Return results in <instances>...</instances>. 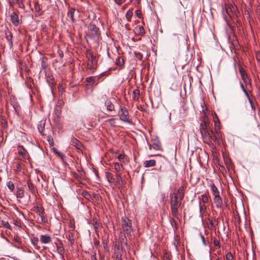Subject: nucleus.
I'll return each mask as SVG.
<instances>
[{"mask_svg": "<svg viewBox=\"0 0 260 260\" xmlns=\"http://www.w3.org/2000/svg\"><path fill=\"white\" fill-rule=\"evenodd\" d=\"M121 174H116L115 177L116 179V182L119 185V187H121L123 185V180L121 177Z\"/></svg>", "mask_w": 260, "mask_h": 260, "instance_id": "26", "label": "nucleus"}, {"mask_svg": "<svg viewBox=\"0 0 260 260\" xmlns=\"http://www.w3.org/2000/svg\"><path fill=\"white\" fill-rule=\"evenodd\" d=\"M135 55H136V57H137L138 59L141 60V59L142 58V56H142V54L141 53H135Z\"/></svg>", "mask_w": 260, "mask_h": 260, "instance_id": "51", "label": "nucleus"}, {"mask_svg": "<svg viewBox=\"0 0 260 260\" xmlns=\"http://www.w3.org/2000/svg\"><path fill=\"white\" fill-rule=\"evenodd\" d=\"M118 160L123 163H126L128 161L127 156L124 154H120L118 156Z\"/></svg>", "mask_w": 260, "mask_h": 260, "instance_id": "24", "label": "nucleus"}, {"mask_svg": "<svg viewBox=\"0 0 260 260\" xmlns=\"http://www.w3.org/2000/svg\"><path fill=\"white\" fill-rule=\"evenodd\" d=\"M13 240L18 245H20L21 243V238L18 236H14L13 237Z\"/></svg>", "mask_w": 260, "mask_h": 260, "instance_id": "41", "label": "nucleus"}, {"mask_svg": "<svg viewBox=\"0 0 260 260\" xmlns=\"http://www.w3.org/2000/svg\"><path fill=\"white\" fill-rule=\"evenodd\" d=\"M7 186L11 192H13L14 190L15 186L11 181H9L7 182Z\"/></svg>", "mask_w": 260, "mask_h": 260, "instance_id": "31", "label": "nucleus"}, {"mask_svg": "<svg viewBox=\"0 0 260 260\" xmlns=\"http://www.w3.org/2000/svg\"><path fill=\"white\" fill-rule=\"evenodd\" d=\"M226 260H232L233 256L231 252L228 253L225 255Z\"/></svg>", "mask_w": 260, "mask_h": 260, "instance_id": "43", "label": "nucleus"}, {"mask_svg": "<svg viewBox=\"0 0 260 260\" xmlns=\"http://www.w3.org/2000/svg\"><path fill=\"white\" fill-rule=\"evenodd\" d=\"M200 235L203 243L204 244V245H206V241H205V238L201 233L200 234Z\"/></svg>", "mask_w": 260, "mask_h": 260, "instance_id": "54", "label": "nucleus"}, {"mask_svg": "<svg viewBox=\"0 0 260 260\" xmlns=\"http://www.w3.org/2000/svg\"><path fill=\"white\" fill-rule=\"evenodd\" d=\"M225 165H226L227 168L229 170L232 168V165L231 160L229 159H226L224 160Z\"/></svg>", "mask_w": 260, "mask_h": 260, "instance_id": "42", "label": "nucleus"}, {"mask_svg": "<svg viewBox=\"0 0 260 260\" xmlns=\"http://www.w3.org/2000/svg\"><path fill=\"white\" fill-rule=\"evenodd\" d=\"M105 75L104 73L101 74L99 76H94V85H97L100 82V78L102 76Z\"/></svg>", "mask_w": 260, "mask_h": 260, "instance_id": "32", "label": "nucleus"}, {"mask_svg": "<svg viewBox=\"0 0 260 260\" xmlns=\"http://www.w3.org/2000/svg\"><path fill=\"white\" fill-rule=\"evenodd\" d=\"M200 131L203 142L212 147L213 141L218 145L223 143L224 139L222 134L219 131L215 129L213 131L210 126V122L208 118L205 117L200 124Z\"/></svg>", "mask_w": 260, "mask_h": 260, "instance_id": "1", "label": "nucleus"}, {"mask_svg": "<svg viewBox=\"0 0 260 260\" xmlns=\"http://www.w3.org/2000/svg\"><path fill=\"white\" fill-rule=\"evenodd\" d=\"M153 147L155 150H161V146L160 142L158 140L154 141V142L153 143Z\"/></svg>", "mask_w": 260, "mask_h": 260, "instance_id": "29", "label": "nucleus"}, {"mask_svg": "<svg viewBox=\"0 0 260 260\" xmlns=\"http://www.w3.org/2000/svg\"><path fill=\"white\" fill-rule=\"evenodd\" d=\"M15 195L17 198H23L24 196V190L22 188H17Z\"/></svg>", "mask_w": 260, "mask_h": 260, "instance_id": "23", "label": "nucleus"}, {"mask_svg": "<svg viewBox=\"0 0 260 260\" xmlns=\"http://www.w3.org/2000/svg\"><path fill=\"white\" fill-rule=\"evenodd\" d=\"M83 194L86 198H88L90 197V194L86 191L83 192Z\"/></svg>", "mask_w": 260, "mask_h": 260, "instance_id": "56", "label": "nucleus"}, {"mask_svg": "<svg viewBox=\"0 0 260 260\" xmlns=\"http://www.w3.org/2000/svg\"><path fill=\"white\" fill-rule=\"evenodd\" d=\"M118 116L120 120L123 122L131 124L132 122L129 119L128 112L126 109L120 108L118 111Z\"/></svg>", "mask_w": 260, "mask_h": 260, "instance_id": "4", "label": "nucleus"}, {"mask_svg": "<svg viewBox=\"0 0 260 260\" xmlns=\"http://www.w3.org/2000/svg\"><path fill=\"white\" fill-rule=\"evenodd\" d=\"M133 13L132 9H129V10L127 11V12L126 13L125 16L128 21H131V18L133 16Z\"/></svg>", "mask_w": 260, "mask_h": 260, "instance_id": "34", "label": "nucleus"}, {"mask_svg": "<svg viewBox=\"0 0 260 260\" xmlns=\"http://www.w3.org/2000/svg\"><path fill=\"white\" fill-rule=\"evenodd\" d=\"M134 95H135V96H137V98H139V96L140 95V92H139V89H134L133 90V92Z\"/></svg>", "mask_w": 260, "mask_h": 260, "instance_id": "48", "label": "nucleus"}, {"mask_svg": "<svg viewBox=\"0 0 260 260\" xmlns=\"http://www.w3.org/2000/svg\"><path fill=\"white\" fill-rule=\"evenodd\" d=\"M91 260H98L96 258V255L95 252L92 253L90 256Z\"/></svg>", "mask_w": 260, "mask_h": 260, "instance_id": "50", "label": "nucleus"}, {"mask_svg": "<svg viewBox=\"0 0 260 260\" xmlns=\"http://www.w3.org/2000/svg\"><path fill=\"white\" fill-rule=\"evenodd\" d=\"M100 244V242L96 240V239H94V245L96 246H98Z\"/></svg>", "mask_w": 260, "mask_h": 260, "instance_id": "58", "label": "nucleus"}, {"mask_svg": "<svg viewBox=\"0 0 260 260\" xmlns=\"http://www.w3.org/2000/svg\"><path fill=\"white\" fill-rule=\"evenodd\" d=\"M122 226L126 234H130L132 232V223L131 221L126 216L121 219Z\"/></svg>", "mask_w": 260, "mask_h": 260, "instance_id": "3", "label": "nucleus"}, {"mask_svg": "<svg viewBox=\"0 0 260 260\" xmlns=\"http://www.w3.org/2000/svg\"><path fill=\"white\" fill-rule=\"evenodd\" d=\"M47 58L46 57L43 56V57H42V58H41V66H42V68L44 70H46V69L47 68Z\"/></svg>", "mask_w": 260, "mask_h": 260, "instance_id": "27", "label": "nucleus"}, {"mask_svg": "<svg viewBox=\"0 0 260 260\" xmlns=\"http://www.w3.org/2000/svg\"><path fill=\"white\" fill-rule=\"evenodd\" d=\"M36 11H39L40 10V6L38 4H36L35 6Z\"/></svg>", "mask_w": 260, "mask_h": 260, "instance_id": "59", "label": "nucleus"}, {"mask_svg": "<svg viewBox=\"0 0 260 260\" xmlns=\"http://www.w3.org/2000/svg\"><path fill=\"white\" fill-rule=\"evenodd\" d=\"M176 195H177L178 199L182 201L184 197V188L183 186H181L180 187L177 191V193H176Z\"/></svg>", "mask_w": 260, "mask_h": 260, "instance_id": "19", "label": "nucleus"}, {"mask_svg": "<svg viewBox=\"0 0 260 260\" xmlns=\"http://www.w3.org/2000/svg\"><path fill=\"white\" fill-rule=\"evenodd\" d=\"M27 187L31 192L32 194L35 193V187L34 184L30 181H27Z\"/></svg>", "mask_w": 260, "mask_h": 260, "instance_id": "30", "label": "nucleus"}, {"mask_svg": "<svg viewBox=\"0 0 260 260\" xmlns=\"http://www.w3.org/2000/svg\"><path fill=\"white\" fill-rule=\"evenodd\" d=\"M88 30L92 39L96 40L99 38L100 36L99 29L95 25L90 24L88 26Z\"/></svg>", "mask_w": 260, "mask_h": 260, "instance_id": "5", "label": "nucleus"}, {"mask_svg": "<svg viewBox=\"0 0 260 260\" xmlns=\"http://www.w3.org/2000/svg\"><path fill=\"white\" fill-rule=\"evenodd\" d=\"M249 103L250 104L251 108L253 110H255V107L254 106V105H253V104L252 103V100L251 99H249Z\"/></svg>", "mask_w": 260, "mask_h": 260, "instance_id": "57", "label": "nucleus"}, {"mask_svg": "<svg viewBox=\"0 0 260 260\" xmlns=\"http://www.w3.org/2000/svg\"><path fill=\"white\" fill-rule=\"evenodd\" d=\"M124 1L125 0H114V2L119 5L123 3Z\"/></svg>", "mask_w": 260, "mask_h": 260, "instance_id": "52", "label": "nucleus"}, {"mask_svg": "<svg viewBox=\"0 0 260 260\" xmlns=\"http://www.w3.org/2000/svg\"><path fill=\"white\" fill-rule=\"evenodd\" d=\"M213 244L215 246L218 247V248H220V242H219V241L217 239H214Z\"/></svg>", "mask_w": 260, "mask_h": 260, "instance_id": "45", "label": "nucleus"}, {"mask_svg": "<svg viewBox=\"0 0 260 260\" xmlns=\"http://www.w3.org/2000/svg\"><path fill=\"white\" fill-rule=\"evenodd\" d=\"M17 149L18 154L23 158H26L27 152L23 146L19 145L18 146Z\"/></svg>", "mask_w": 260, "mask_h": 260, "instance_id": "13", "label": "nucleus"}, {"mask_svg": "<svg viewBox=\"0 0 260 260\" xmlns=\"http://www.w3.org/2000/svg\"><path fill=\"white\" fill-rule=\"evenodd\" d=\"M5 37L7 42H8L10 48H12L13 47V35L12 32L10 30L7 29L5 31Z\"/></svg>", "mask_w": 260, "mask_h": 260, "instance_id": "8", "label": "nucleus"}, {"mask_svg": "<svg viewBox=\"0 0 260 260\" xmlns=\"http://www.w3.org/2000/svg\"><path fill=\"white\" fill-rule=\"evenodd\" d=\"M94 76L89 77L86 78V81L88 83H90L91 85L93 86L94 85Z\"/></svg>", "mask_w": 260, "mask_h": 260, "instance_id": "36", "label": "nucleus"}, {"mask_svg": "<svg viewBox=\"0 0 260 260\" xmlns=\"http://www.w3.org/2000/svg\"><path fill=\"white\" fill-rule=\"evenodd\" d=\"M107 122L111 126H116V122L115 119L114 118H110L107 120Z\"/></svg>", "mask_w": 260, "mask_h": 260, "instance_id": "40", "label": "nucleus"}, {"mask_svg": "<svg viewBox=\"0 0 260 260\" xmlns=\"http://www.w3.org/2000/svg\"><path fill=\"white\" fill-rule=\"evenodd\" d=\"M105 106L106 107L107 110L109 112H112L115 110V106L110 100L107 99L105 102Z\"/></svg>", "mask_w": 260, "mask_h": 260, "instance_id": "15", "label": "nucleus"}, {"mask_svg": "<svg viewBox=\"0 0 260 260\" xmlns=\"http://www.w3.org/2000/svg\"><path fill=\"white\" fill-rule=\"evenodd\" d=\"M202 200L204 203H208L209 202V197L206 193L202 195Z\"/></svg>", "mask_w": 260, "mask_h": 260, "instance_id": "38", "label": "nucleus"}, {"mask_svg": "<svg viewBox=\"0 0 260 260\" xmlns=\"http://www.w3.org/2000/svg\"><path fill=\"white\" fill-rule=\"evenodd\" d=\"M170 198V207L172 215L174 218H178V209L181 206L182 201L179 200L177 195L175 193L173 194H171Z\"/></svg>", "mask_w": 260, "mask_h": 260, "instance_id": "2", "label": "nucleus"}, {"mask_svg": "<svg viewBox=\"0 0 260 260\" xmlns=\"http://www.w3.org/2000/svg\"><path fill=\"white\" fill-rule=\"evenodd\" d=\"M10 17L11 22L14 26H17L20 24L18 16L15 12H13L11 14Z\"/></svg>", "mask_w": 260, "mask_h": 260, "instance_id": "10", "label": "nucleus"}, {"mask_svg": "<svg viewBox=\"0 0 260 260\" xmlns=\"http://www.w3.org/2000/svg\"><path fill=\"white\" fill-rule=\"evenodd\" d=\"M95 64L88 62L87 64V68L88 70L91 71L92 72H93L95 70Z\"/></svg>", "mask_w": 260, "mask_h": 260, "instance_id": "39", "label": "nucleus"}, {"mask_svg": "<svg viewBox=\"0 0 260 260\" xmlns=\"http://www.w3.org/2000/svg\"><path fill=\"white\" fill-rule=\"evenodd\" d=\"M36 213L40 216L41 218L42 221H44V220L45 219V217L43 215L44 213V209L42 207L37 206L34 207Z\"/></svg>", "mask_w": 260, "mask_h": 260, "instance_id": "12", "label": "nucleus"}, {"mask_svg": "<svg viewBox=\"0 0 260 260\" xmlns=\"http://www.w3.org/2000/svg\"><path fill=\"white\" fill-rule=\"evenodd\" d=\"M114 168L117 174H121L122 171L123 170V166L118 162H114Z\"/></svg>", "mask_w": 260, "mask_h": 260, "instance_id": "20", "label": "nucleus"}, {"mask_svg": "<svg viewBox=\"0 0 260 260\" xmlns=\"http://www.w3.org/2000/svg\"><path fill=\"white\" fill-rule=\"evenodd\" d=\"M16 166L17 169L21 170V166L20 163H17Z\"/></svg>", "mask_w": 260, "mask_h": 260, "instance_id": "64", "label": "nucleus"}, {"mask_svg": "<svg viewBox=\"0 0 260 260\" xmlns=\"http://www.w3.org/2000/svg\"><path fill=\"white\" fill-rule=\"evenodd\" d=\"M79 15V11L74 8H70L67 13L68 19H70L71 21L74 23L75 21V17Z\"/></svg>", "mask_w": 260, "mask_h": 260, "instance_id": "6", "label": "nucleus"}, {"mask_svg": "<svg viewBox=\"0 0 260 260\" xmlns=\"http://www.w3.org/2000/svg\"><path fill=\"white\" fill-rule=\"evenodd\" d=\"M57 250L60 254H62L64 252V248L62 244L57 245Z\"/></svg>", "mask_w": 260, "mask_h": 260, "instance_id": "37", "label": "nucleus"}, {"mask_svg": "<svg viewBox=\"0 0 260 260\" xmlns=\"http://www.w3.org/2000/svg\"><path fill=\"white\" fill-rule=\"evenodd\" d=\"M135 33L137 35L143 36L145 34L144 28L142 26L137 27L134 29Z\"/></svg>", "mask_w": 260, "mask_h": 260, "instance_id": "17", "label": "nucleus"}, {"mask_svg": "<svg viewBox=\"0 0 260 260\" xmlns=\"http://www.w3.org/2000/svg\"><path fill=\"white\" fill-rule=\"evenodd\" d=\"M40 241L42 243L48 244L51 241V238L48 235H42L40 236Z\"/></svg>", "mask_w": 260, "mask_h": 260, "instance_id": "16", "label": "nucleus"}, {"mask_svg": "<svg viewBox=\"0 0 260 260\" xmlns=\"http://www.w3.org/2000/svg\"><path fill=\"white\" fill-rule=\"evenodd\" d=\"M67 238L69 240L71 245L74 243V234L72 232H69L68 235H67Z\"/></svg>", "mask_w": 260, "mask_h": 260, "instance_id": "28", "label": "nucleus"}, {"mask_svg": "<svg viewBox=\"0 0 260 260\" xmlns=\"http://www.w3.org/2000/svg\"><path fill=\"white\" fill-rule=\"evenodd\" d=\"M71 145L75 147L78 150L81 151L83 148V145L80 141L75 138H72L71 139Z\"/></svg>", "mask_w": 260, "mask_h": 260, "instance_id": "9", "label": "nucleus"}, {"mask_svg": "<svg viewBox=\"0 0 260 260\" xmlns=\"http://www.w3.org/2000/svg\"><path fill=\"white\" fill-rule=\"evenodd\" d=\"M115 260H122V256L121 254H117L116 255Z\"/></svg>", "mask_w": 260, "mask_h": 260, "instance_id": "55", "label": "nucleus"}, {"mask_svg": "<svg viewBox=\"0 0 260 260\" xmlns=\"http://www.w3.org/2000/svg\"><path fill=\"white\" fill-rule=\"evenodd\" d=\"M11 245L14 247H15L17 249H19V245H15L13 243H10Z\"/></svg>", "mask_w": 260, "mask_h": 260, "instance_id": "63", "label": "nucleus"}, {"mask_svg": "<svg viewBox=\"0 0 260 260\" xmlns=\"http://www.w3.org/2000/svg\"><path fill=\"white\" fill-rule=\"evenodd\" d=\"M53 152L62 159H63L64 155L58 151L56 148H52Z\"/></svg>", "mask_w": 260, "mask_h": 260, "instance_id": "35", "label": "nucleus"}, {"mask_svg": "<svg viewBox=\"0 0 260 260\" xmlns=\"http://www.w3.org/2000/svg\"><path fill=\"white\" fill-rule=\"evenodd\" d=\"M70 228L72 229V230L74 231L75 229V224L74 223H70Z\"/></svg>", "mask_w": 260, "mask_h": 260, "instance_id": "62", "label": "nucleus"}, {"mask_svg": "<svg viewBox=\"0 0 260 260\" xmlns=\"http://www.w3.org/2000/svg\"><path fill=\"white\" fill-rule=\"evenodd\" d=\"M210 186L212 192V194L214 197H215L216 196H219V191L218 189V188L216 187V186L215 185V184L213 183H211L210 184Z\"/></svg>", "mask_w": 260, "mask_h": 260, "instance_id": "21", "label": "nucleus"}, {"mask_svg": "<svg viewBox=\"0 0 260 260\" xmlns=\"http://www.w3.org/2000/svg\"><path fill=\"white\" fill-rule=\"evenodd\" d=\"M48 141L51 146H53L54 145V141L51 137H48Z\"/></svg>", "mask_w": 260, "mask_h": 260, "instance_id": "49", "label": "nucleus"}, {"mask_svg": "<svg viewBox=\"0 0 260 260\" xmlns=\"http://www.w3.org/2000/svg\"><path fill=\"white\" fill-rule=\"evenodd\" d=\"M256 59L258 63L260 66V51H257L256 52Z\"/></svg>", "mask_w": 260, "mask_h": 260, "instance_id": "46", "label": "nucleus"}, {"mask_svg": "<svg viewBox=\"0 0 260 260\" xmlns=\"http://www.w3.org/2000/svg\"><path fill=\"white\" fill-rule=\"evenodd\" d=\"M213 119L214 122V125L215 127V129L217 130H219L221 128V124L219 121V119L217 115V114L214 112L213 115Z\"/></svg>", "mask_w": 260, "mask_h": 260, "instance_id": "14", "label": "nucleus"}, {"mask_svg": "<svg viewBox=\"0 0 260 260\" xmlns=\"http://www.w3.org/2000/svg\"><path fill=\"white\" fill-rule=\"evenodd\" d=\"M44 124L45 123H44L42 125L41 123L40 125L38 126V131L42 134L44 129Z\"/></svg>", "mask_w": 260, "mask_h": 260, "instance_id": "44", "label": "nucleus"}, {"mask_svg": "<svg viewBox=\"0 0 260 260\" xmlns=\"http://www.w3.org/2000/svg\"><path fill=\"white\" fill-rule=\"evenodd\" d=\"M239 69L241 78L244 82L246 84L250 82V80L245 70L241 67H239Z\"/></svg>", "mask_w": 260, "mask_h": 260, "instance_id": "7", "label": "nucleus"}, {"mask_svg": "<svg viewBox=\"0 0 260 260\" xmlns=\"http://www.w3.org/2000/svg\"><path fill=\"white\" fill-rule=\"evenodd\" d=\"M244 93H245V95L247 96V98H248V101H249V99H250L249 96V94L247 92V90H245V91H244Z\"/></svg>", "mask_w": 260, "mask_h": 260, "instance_id": "61", "label": "nucleus"}, {"mask_svg": "<svg viewBox=\"0 0 260 260\" xmlns=\"http://www.w3.org/2000/svg\"><path fill=\"white\" fill-rule=\"evenodd\" d=\"M156 161L154 159H151L149 160H145L143 162V166L145 168L153 167L155 166Z\"/></svg>", "mask_w": 260, "mask_h": 260, "instance_id": "22", "label": "nucleus"}, {"mask_svg": "<svg viewBox=\"0 0 260 260\" xmlns=\"http://www.w3.org/2000/svg\"><path fill=\"white\" fill-rule=\"evenodd\" d=\"M135 14L139 18H141L142 17V13L141 10H137L135 11Z\"/></svg>", "mask_w": 260, "mask_h": 260, "instance_id": "47", "label": "nucleus"}, {"mask_svg": "<svg viewBox=\"0 0 260 260\" xmlns=\"http://www.w3.org/2000/svg\"><path fill=\"white\" fill-rule=\"evenodd\" d=\"M1 224L4 228L8 229H11V226L10 225V224L7 221L2 220L1 221Z\"/></svg>", "mask_w": 260, "mask_h": 260, "instance_id": "33", "label": "nucleus"}, {"mask_svg": "<svg viewBox=\"0 0 260 260\" xmlns=\"http://www.w3.org/2000/svg\"><path fill=\"white\" fill-rule=\"evenodd\" d=\"M115 63L117 66L122 67L124 64V59L121 56H118L116 59Z\"/></svg>", "mask_w": 260, "mask_h": 260, "instance_id": "25", "label": "nucleus"}, {"mask_svg": "<svg viewBox=\"0 0 260 260\" xmlns=\"http://www.w3.org/2000/svg\"><path fill=\"white\" fill-rule=\"evenodd\" d=\"M214 202L215 204L216 207L217 208L221 209L222 207L223 202L222 200L221 197L219 196H216L214 197L213 199Z\"/></svg>", "mask_w": 260, "mask_h": 260, "instance_id": "11", "label": "nucleus"}, {"mask_svg": "<svg viewBox=\"0 0 260 260\" xmlns=\"http://www.w3.org/2000/svg\"><path fill=\"white\" fill-rule=\"evenodd\" d=\"M107 177L108 179V181H110V180L114 179L111 173H108L107 175Z\"/></svg>", "mask_w": 260, "mask_h": 260, "instance_id": "53", "label": "nucleus"}, {"mask_svg": "<svg viewBox=\"0 0 260 260\" xmlns=\"http://www.w3.org/2000/svg\"><path fill=\"white\" fill-rule=\"evenodd\" d=\"M58 54H59V56L60 57V58H62L63 56V52L62 51H59L58 52Z\"/></svg>", "mask_w": 260, "mask_h": 260, "instance_id": "60", "label": "nucleus"}, {"mask_svg": "<svg viewBox=\"0 0 260 260\" xmlns=\"http://www.w3.org/2000/svg\"><path fill=\"white\" fill-rule=\"evenodd\" d=\"M87 56L88 58V62H90V63L95 64L96 63V59L95 56L93 55V53L91 52H88L87 53Z\"/></svg>", "mask_w": 260, "mask_h": 260, "instance_id": "18", "label": "nucleus"}]
</instances>
